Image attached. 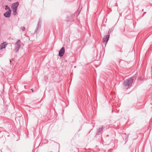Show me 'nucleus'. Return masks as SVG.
<instances>
[{
	"instance_id": "1",
	"label": "nucleus",
	"mask_w": 152,
	"mask_h": 152,
	"mask_svg": "<svg viewBox=\"0 0 152 152\" xmlns=\"http://www.w3.org/2000/svg\"><path fill=\"white\" fill-rule=\"evenodd\" d=\"M136 75H134L131 77L125 80L123 82L124 85L126 87L130 88L132 86L134 81L136 79Z\"/></svg>"
},
{
	"instance_id": "2",
	"label": "nucleus",
	"mask_w": 152,
	"mask_h": 152,
	"mask_svg": "<svg viewBox=\"0 0 152 152\" xmlns=\"http://www.w3.org/2000/svg\"><path fill=\"white\" fill-rule=\"evenodd\" d=\"M41 23L40 21V20H39L38 22L37 25V26L34 31V34H37L39 32L41 28Z\"/></svg>"
},
{
	"instance_id": "3",
	"label": "nucleus",
	"mask_w": 152,
	"mask_h": 152,
	"mask_svg": "<svg viewBox=\"0 0 152 152\" xmlns=\"http://www.w3.org/2000/svg\"><path fill=\"white\" fill-rule=\"evenodd\" d=\"M21 41L20 40H18L15 43V52H17L19 50L20 46Z\"/></svg>"
},
{
	"instance_id": "4",
	"label": "nucleus",
	"mask_w": 152,
	"mask_h": 152,
	"mask_svg": "<svg viewBox=\"0 0 152 152\" xmlns=\"http://www.w3.org/2000/svg\"><path fill=\"white\" fill-rule=\"evenodd\" d=\"M104 127L103 126H100L97 129V132L96 133V135H100L102 134L103 132Z\"/></svg>"
},
{
	"instance_id": "5",
	"label": "nucleus",
	"mask_w": 152,
	"mask_h": 152,
	"mask_svg": "<svg viewBox=\"0 0 152 152\" xmlns=\"http://www.w3.org/2000/svg\"><path fill=\"white\" fill-rule=\"evenodd\" d=\"M65 53V48L64 47H62L59 50V51L58 56L60 57H62L64 54Z\"/></svg>"
},
{
	"instance_id": "6",
	"label": "nucleus",
	"mask_w": 152,
	"mask_h": 152,
	"mask_svg": "<svg viewBox=\"0 0 152 152\" xmlns=\"http://www.w3.org/2000/svg\"><path fill=\"white\" fill-rule=\"evenodd\" d=\"M109 35H107L105 36L104 37V38L103 39V43L105 44V45H106L109 39Z\"/></svg>"
},
{
	"instance_id": "7",
	"label": "nucleus",
	"mask_w": 152,
	"mask_h": 152,
	"mask_svg": "<svg viewBox=\"0 0 152 152\" xmlns=\"http://www.w3.org/2000/svg\"><path fill=\"white\" fill-rule=\"evenodd\" d=\"M19 3L18 2L12 4L11 8L12 9H17V8L19 5Z\"/></svg>"
},
{
	"instance_id": "8",
	"label": "nucleus",
	"mask_w": 152,
	"mask_h": 152,
	"mask_svg": "<svg viewBox=\"0 0 152 152\" xmlns=\"http://www.w3.org/2000/svg\"><path fill=\"white\" fill-rule=\"evenodd\" d=\"M11 12L12 11H10V10H8L3 15L5 18H9L11 16Z\"/></svg>"
},
{
	"instance_id": "9",
	"label": "nucleus",
	"mask_w": 152,
	"mask_h": 152,
	"mask_svg": "<svg viewBox=\"0 0 152 152\" xmlns=\"http://www.w3.org/2000/svg\"><path fill=\"white\" fill-rule=\"evenodd\" d=\"M82 5H81V4H80L79 8L77 10V11H76V12L75 13V14L74 15H73L72 16H74L75 15H78L80 13L82 9Z\"/></svg>"
},
{
	"instance_id": "10",
	"label": "nucleus",
	"mask_w": 152,
	"mask_h": 152,
	"mask_svg": "<svg viewBox=\"0 0 152 152\" xmlns=\"http://www.w3.org/2000/svg\"><path fill=\"white\" fill-rule=\"evenodd\" d=\"M7 44L6 42H4L1 44L0 46V50L4 48L7 46Z\"/></svg>"
},
{
	"instance_id": "11",
	"label": "nucleus",
	"mask_w": 152,
	"mask_h": 152,
	"mask_svg": "<svg viewBox=\"0 0 152 152\" xmlns=\"http://www.w3.org/2000/svg\"><path fill=\"white\" fill-rule=\"evenodd\" d=\"M5 9L6 10H10V11H12L10 8L7 5H6L5 6Z\"/></svg>"
},
{
	"instance_id": "12",
	"label": "nucleus",
	"mask_w": 152,
	"mask_h": 152,
	"mask_svg": "<svg viewBox=\"0 0 152 152\" xmlns=\"http://www.w3.org/2000/svg\"><path fill=\"white\" fill-rule=\"evenodd\" d=\"M12 10L13 11V14L15 15H16L17 14V9H12Z\"/></svg>"
},
{
	"instance_id": "13",
	"label": "nucleus",
	"mask_w": 152,
	"mask_h": 152,
	"mask_svg": "<svg viewBox=\"0 0 152 152\" xmlns=\"http://www.w3.org/2000/svg\"><path fill=\"white\" fill-rule=\"evenodd\" d=\"M21 29L23 30V31H24L25 30V28L24 27L21 26Z\"/></svg>"
},
{
	"instance_id": "14",
	"label": "nucleus",
	"mask_w": 152,
	"mask_h": 152,
	"mask_svg": "<svg viewBox=\"0 0 152 152\" xmlns=\"http://www.w3.org/2000/svg\"><path fill=\"white\" fill-rule=\"evenodd\" d=\"M72 20H72L71 19L70 20H69V19H67V20L68 21H70Z\"/></svg>"
},
{
	"instance_id": "15",
	"label": "nucleus",
	"mask_w": 152,
	"mask_h": 152,
	"mask_svg": "<svg viewBox=\"0 0 152 152\" xmlns=\"http://www.w3.org/2000/svg\"><path fill=\"white\" fill-rule=\"evenodd\" d=\"M128 137V135L126 136V140L127 139Z\"/></svg>"
},
{
	"instance_id": "16",
	"label": "nucleus",
	"mask_w": 152,
	"mask_h": 152,
	"mask_svg": "<svg viewBox=\"0 0 152 152\" xmlns=\"http://www.w3.org/2000/svg\"><path fill=\"white\" fill-rule=\"evenodd\" d=\"M31 90L32 92H34V90H33V88L31 89Z\"/></svg>"
},
{
	"instance_id": "17",
	"label": "nucleus",
	"mask_w": 152,
	"mask_h": 152,
	"mask_svg": "<svg viewBox=\"0 0 152 152\" xmlns=\"http://www.w3.org/2000/svg\"><path fill=\"white\" fill-rule=\"evenodd\" d=\"M111 32V31H110V30H109V31H108V33H109V32Z\"/></svg>"
},
{
	"instance_id": "18",
	"label": "nucleus",
	"mask_w": 152,
	"mask_h": 152,
	"mask_svg": "<svg viewBox=\"0 0 152 152\" xmlns=\"http://www.w3.org/2000/svg\"><path fill=\"white\" fill-rule=\"evenodd\" d=\"M139 79L140 80H141V79H141V78L140 77L139 78Z\"/></svg>"
}]
</instances>
